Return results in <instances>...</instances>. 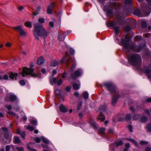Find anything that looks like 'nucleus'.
<instances>
[{"mask_svg":"<svg viewBox=\"0 0 151 151\" xmlns=\"http://www.w3.org/2000/svg\"><path fill=\"white\" fill-rule=\"evenodd\" d=\"M34 27L33 32L36 40H39V37L44 38L47 36V32L42 26L37 24L34 25Z\"/></svg>","mask_w":151,"mask_h":151,"instance_id":"1","label":"nucleus"},{"mask_svg":"<svg viewBox=\"0 0 151 151\" xmlns=\"http://www.w3.org/2000/svg\"><path fill=\"white\" fill-rule=\"evenodd\" d=\"M128 59L130 64L134 66L139 67L141 64V58L138 54H133L129 56Z\"/></svg>","mask_w":151,"mask_h":151,"instance_id":"2","label":"nucleus"},{"mask_svg":"<svg viewBox=\"0 0 151 151\" xmlns=\"http://www.w3.org/2000/svg\"><path fill=\"white\" fill-rule=\"evenodd\" d=\"M34 69L31 68H28L27 67H23L22 71L20 73V74H22L23 77L25 76V74L30 75L31 76L33 77H36L37 75L36 73H33Z\"/></svg>","mask_w":151,"mask_h":151,"instance_id":"3","label":"nucleus"},{"mask_svg":"<svg viewBox=\"0 0 151 151\" xmlns=\"http://www.w3.org/2000/svg\"><path fill=\"white\" fill-rule=\"evenodd\" d=\"M104 85L111 94H113L116 91L115 86L111 83H105L104 84Z\"/></svg>","mask_w":151,"mask_h":151,"instance_id":"4","label":"nucleus"},{"mask_svg":"<svg viewBox=\"0 0 151 151\" xmlns=\"http://www.w3.org/2000/svg\"><path fill=\"white\" fill-rule=\"evenodd\" d=\"M125 39H122L121 44L126 50H128L130 40L129 36L126 35L125 37Z\"/></svg>","mask_w":151,"mask_h":151,"instance_id":"5","label":"nucleus"},{"mask_svg":"<svg viewBox=\"0 0 151 151\" xmlns=\"http://www.w3.org/2000/svg\"><path fill=\"white\" fill-rule=\"evenodd\" d=\"M55 3V2H52L47 7L46 12L48 14H52L53 11L54 10V9Z\"/></svg>","mask_w":151,"mask_h":151,"instance_id":"6","label":"nucleus"},{"mask_svg":"<svg viewBox=\"0 0 151 151\" xmlns=\"http://www.w3.org/2000/svg\"><path fill=\"white\" fill-rule=\"evenodd\" d=\"M120 94L118 93L117 94H114L112 97L111 104L112 106H114L117 103L118 99L120 97Z\"/></svg>","mask_w":151,"mask_h":151,"instance_id":"7","label":"nucleus"},{"mask_svg":"<svg viewBox=\"0 0 151 151\" xmlns=\"http://www.w3.org/2000/svg\"><path fill=\"white\" fill-rule=\"evenodd\" d=\"M14 29H15L19 32L20 35L21 36H25L26 35V33L24 30L22 28L21 26H19L15 27H12Z\"/></svg>","mask_w":151,"mask_h":151,"instance_id":"8","label":"nucleus"},{"mask_svg":"<svg viewBox=\"0 0 151 151\" xmlns=\"http://www.w3.org/2000/svg\"><path fill=\"white\" fill-rule=\"evenodd\" d=\"M119 4L117 3L110 2L108 6V8H111L112 9H114L116 10H117L119 8Z\"/></svg>","mask_w":151,"mask_h":151,"instance_id":"9","label":"nucleus"},{"mask_svg":"<svg viewBox=\"0 0 151 151\" xmlns=\"http://www.w3.org/2000/svg\"><path fill=\"white\" fill-rule=\"evenodd\" d=\"M81 75V72L80 70H78L75 71L74 73H72L71 75V78L73 79H75Z\"/></svg>","mask_w":151,"mask_h":151,"instance_id":"10","label":"nucleus"},{"mask_svg":"<svg viewBox=\"0 0 151 151\" xmlns=\"http://www.w3.org/2000/svg\"><path fill=\"white\" fill-rule=\"evenodd\" d=\"M8 73L9 75V78L12 79L13 80L14 78L15 80H17V77L18 76V74L17 73H14L13 72H9Z\"/></svg>","mask_w":151,"mask_h":151,"instance_id":"11","label":"nucleus"},{"mask_svg":"<svg viewBox=\"0 0 151 151\" xmlns=\"http://www.w3.org/2000/svg\"><path fill=\"white\" fill-rule=\"evenodd\" d=\"M129 49L137 52V47L135 45H129L128 50H127L128 52H129Z\"/></svg>","mask_w":151,"mask_h":151,"instance_id":"12","label":"nucleus"},{"mask_svg":"<svg viewBox=\"0 0 151 151\" xmlns=\"http://www.w3.org/2000/svg\"><path fill=\"white\" fill-rule=\"evenodd\" d=\"M60 111L63 113H65L68 111V110L63 104H60L59 106Z\"/></svg>","mask_w":151,"mask_h":151,"instance_id":"13","label":"nucleus"},{"mask_svg":"<svg viewBox=\"0 0 151 151\" xmlns=\"http://www.w3.org/2000/svg\"><path fill=\"white\" fill-rule=\"evenodd\" d=\"M99 120H101V122H104L105 119V116L103 115L102 112H100L99 116L98 118Z\"/></svg>","mask_w":151,"mask_h":151,"instance_id":"14","label":"nucleus"},{"mask_svg":"<svg viewBox=\"0 0 151 151\" xmlns=\"http://www.w3.org/2000/svg\"><path fill=\"white\" fill-rule=\"evenodd\" d=\"M44 62V60L42 56H41L38 58L37 61V64L38 65H41L43 64Z\"/></svg>","mask_w":151,"mask_h":151,"instance_id":"15","label":"nucleus"},{"mask_svg":"<svg viewBox=\"0 0 151 151\" xmlns=\"http://www.w3.org/2000/svg\"><path fill=\"white\" fill-rule=\"evenodd\" d=\"M106 130V129L104 128H101L98 130V133L101 135H105V132Z\"/></svg>","mask_w":151,"mask_h":151,"instance_id":"16","label":"nucleus"},{"mask_svg":"<svg viewBox=\"0 0 151 151\" xmlns=\"http://www.w3.org/2000/svg\"><path fill=\"white\" fill-rule=\"evenodd\" d=\"M145 43H143L139 45L138 47L137 48V52H140L142 49L145 47Z\"/></svg>","mask_w":151,"mask_h":151,"instance_id":"17","label":"nucleus"},{"mask_svg":"<svg viewBox=\"0 0 151 151\" xmlns=\"http://www.w3.org/2000/svg\"><path fill=\"white\" fill-rule=\"evenodd\" d=\"M145 73L147 74V77L148 78L150 79L151 78V69L150 70L148 68H147L145 70Z\"/></svg>","mask_w":151,"mask_h":151,"instance_id":"18","label":"nucleus"},{"mask_svg":"<svg viewBox=\"0 0 151 151\" xmlns=\"http://www.w3.org/2000/svg\"><path fill=\"white\" fill-rule=\"evenodd\" d=\"M108 132L106 133V135L108 136L110 135H114V132L113 129L111 128H110L108 130Z\"/></svg>","mask_w":151,"mask_h":151,"instance_id":"19","label":"nucleus"},{"mask_svg":"<svg viewBox=\"0 0 151 151\" xmlns=\"http://www.w3.org/2000/svg\"><path fill=\"white\" fill-rule=\"evenodd\" d=\"M14 142L15 144H19L21 142L19 138L17 136H15L14 138Z\"/></svg>","mask_w":151,"mask_h":151,"instance_id":"20","label":"nucleus"},{"mask_svg":"<svg viewBox=\"0 0 151 151\" xmlns=\"http://www.w3.org/2000/svg\"><path fill=\"white\" fill-rule=\"evenodd\" d=\"M40 9L41 8L40 7H38L37 9L35 11L33 12L32 15L34 16H36L39 13V12L40 10Z\"/></svg>","mask_w":151,"mask_h":151,"instance_id":"21","label":"nucleus"},{"mask_svg":"<svg viewBox=\"0 0 151 151\" xmlns=\"http://www.w3.org/2000/svg\"><path fill=\"white\" fill-rule=\"evenodd\" d=\"M73 60L71 58L68 59L67 60L65 64L67 68H68L70 63V62L72 61H73Z\"/></svg>","mask_w":151,"mask_h":151,"instance_id":"22","label":"nucleus"},{"mask_svg":"<svg viewBox=\"0 0 151 151\" xmlns=\"http://www.w3.org/2000/svg\"><path fill=\"white\" fill-rule=\"evenodd\" d=\"M115 24L113 21H109L106 23V25L109 27H113Z\"/></svg>","mask_w":151,"mask_h":151,"instance_id":"23","label":"nucleus"},{"mask_svg":"<svg viewBox=\"0 0 151 151\" xmlns=\"http://www.w3.org/2000/svg\"><path fill=\"white\" fill-rule=\"evenodd\" d=\"M9 99H10V101L13 102L16 100L17 97L15 95H11L9 96Z\"/></svg>","mask_w":151,"mask_h":151,"instance_id":"24","label":"nucleus"},{"mask_svg":"<svg viewBox=\"0 0 151 151\" xmlns=\"http://www.w3.org/2000/svg\"><path fill=\"white\" fill-rule=\"evenodd\" d=\"M25 26L29 28H31L32 27V24L31 22L29 21H27L24 23Z\"/></svg>","mask_w":151,"mask_h":151,"instance_id":"25","label":"nucleus"},{"mask_svg":"<svg viewBox=\"0 0 151 151\" xmlns=\"http://www.w3.org/2000/svg\"><path fill=\"white\" fill-rule=\"evenodd\" d=\"M147 117L145 116H142L140 119V121L141 122H144L147 120Z\"/></svg>","mask_w":151,"mask_h":151,"instance_id":"26","label":"nucleus"},{"mask_svg":"<svg viewBox=\"0 0 151 151\" xmlns=\"http://www.w3.org/2000/svg\"><path fill=\"white\" fill-rule=\"evenodd\" d=\"M80 85H78L76 83H74L73 84V88L75 90H77L79 88Z\"/></svg>","mask_w":151,"mask_h":151,"instance_id":"27","label":"nucleus"},{"mask_svg":"<svg viewBox=\"0 0 151 151\" xmlns=\"http://www.w3.org/2000/svg\"><path fill=\"white\" fill-rule=\"evenodd\" d=\"M58 64V61L54 60L52 61L50 63V65L53 67H55Z\"/></svg>","mask_w":151,"mask_h":151,"instance_id":"28","label":"nucleus"},{"mask_svg":"<svg viewBox=\"0 0 151 151\" xmlns=\"http://www.w3.org/2000/svg\"><path fill=\"white\" fill-rule=\"evenodd\" d=\"M123 143V141L122 140H120L117 141H116L115 142V145L117 146L118 147L119 146L122 145Z\"/></svg>","mask_w":151,"mask_h":151,"instance_id":"29","label":"nucleus"},{"mask_svg":"<svg viewBox=\"0 0 151 151\" xmlns=\"http://www.w3.org/2000/svg\"><path fill=\"white\" fill-rule=\"evenodd\" d=\"M113 11L112 10L109 9L107 12V15L108 17H110L113 14Z\"/></svg>","mask_w":151,"mask_h":151,"instance_id":"30","label":"nucleus"},{"mask_svg":"<svg viewBox=\"0 0 151 151\" xmlns=\"http://www.w3.org/2000/svg\"><path fill=\"white\" fill-rule=\"evenodd\" d=\"M114 29L115 31V33L116 35H117L119 32V27H114Z\"/></svg>","mask_w":151,"mask_h":151,"instance_id":"31","label":"nucleus"},{"mask_svg":"<svg viewBox=\"0 0 151 151\" xmlns=\"http://www.w3.org/2000/svg\"><path fill=\"white\" fill-rule=\"evenodd\" d=\"M140 115L135 114L133 117V119L134 120H136L139 119L140 117Z\"/></svg>","mask_w":151,"mask_h":151,"instance_id":"32","label":"nucleus"},{"mask_svg":"<svg viewBox=\"0 0 151 151\" xmlns=\"http://www.w3.org/2000/svg\"><path fill=\"white\" fill-rule=\"evenodd\" d=\"M25 127H26V128L27 129L31 131H33L35 129L34 127L31 126H25Z\"/></svg>","mask_w":151,"mask_h":151,"instance_id":"33","label":"nucleus"},{"mask_svg":"<svg viewBox=\"0 0 151 151\" xmlns=\"http://www.w3.org/2000/svg\"><path fill=\"white\" fill-rule=\"evenodd\" d=\"M73 63L72 64L71 67H70V70L71 71H73L74 70V68H76V64L74 62V60H73Z\"/></svg>","mask_w":151,"mask_h":151,"instance_id":"34","label":"nucleus"},{"mask_svg":"<svg viewBox=\"0 0 151 151\" xmlns=\"http://www.w3.org/2000/svg\"><path fill=\"white\" fill-rule=\"evenodd\" d=\"M142 39V37L141 36H137L134 38V40L135 42L139 41L141 40Z\"/></svg>","mask_w":151,"mask_h":151,"instance_id":"35","label":"nucleus"},{"mask_svg":"<svg viewBox=\"0 0 151 151\" xmlns=\"http://www.w3.org/2000/svg\"><path fill=\"white\" fill-rule=\"evenodd\" d=\"M41 138L43 142L46 144H48L49 141L47 139L45 138L44 137H42Z\"/></svg>","mask_w":151,"mask_h":151,"instance_id":"36","label":"nucleus"},{"mask_svg":"<svg viewBox=\"0 0 151 151\" xmlns=\"http://www.w3.org/2000/svg\"><path fill=\"white\" fill-rule=\"evenodd\" d=\"M106 109V105H104L102 106H101L99 109V110L102 111H105Z\"/></svg>","mask_w":151,"mask_h":151,"instance_id":"37","label":"nucleus"},{"mask_svg":"<svg viewBox=\"0 0 151 151\" xmlns=\"http://www.w3.org/2000/svg\"><path fill=\"white\" fill-rule=\"evenodd\" d=\"M131 118V115L130 114H127L125 116V119L127 120H130Z\"/></svg>","mask_w":151,"mask_h":151,"instance_id":"38","label":"nucleus"},{"mask_svg":"<svg viewBox=\"0 0 151 151\" xmlns=\"http://www.w3.org/2000/svg\"><path fill=\"white\" fill-rule=\"evenodd\" d=\"M20 135H21V137L22 138L24 139H25V137L26 136V133L25 132H22Z\"/></svg>","mask_w":151,"mask_h":151,"instance_id":"39","label":"nucleus"},{"mask_svg":"<svg viewBox=\"0 0 151 151\" xmlns=\"http://www.w3.org/2000/svg\"><path fill=\"white\" fill-rule=\"evenodd\" d=\"M30 123L33 126H36L37 124V121L36 120L33 119L30 121Z\"/></svg>","mask_w":151,"mask_h":151,"instance_id":"40","label":"nucleus"},{"mask_svg":"<svg viewBox=\"0 0 151 151\" xmlns=\"http://www.w3.org/2000/svg\"><path fill=\"white\" fill-rule=\"evenodd\" d=\"M88 93L87 92H85L83 95V97L85 99H87L88 98Z\"/></svg>","mask_w":151,"mask_h":151,"instance_id":"41","label":"nucleus"},{"mask_svg":"<svg viewBox=\"0 0 151 151\" xmlns=\"http://www.w3.org/2000/svg\"><path fill=\"white\" fill-rule=\"evenodd\" d=\"M65 38V37L63 35H60L59 36V39L60 41H63Z\"/></svg>","mask_w":151,"mask_h":151,"instance_id":"42","label":"nucleus"},{"mask_svg":"<svg viewBox=\"0 0 151 151\" xmlns=\"http://www.w3.org/2000/svg\"><path fill=\"white\" fill-rule=\"evenodd\" d=\"M141 26L142 28H145L147 26V24L144 21L141 22Z\"/></svg>","mask_w":151,"mask_h":151,"instance_id":"43","label":"nucleus"},{"mask_svg":"<svg viewBox=\"0 0 151 151\" xmlns=\"http://www.w3.org/2000/svg\"><path fill=\"white\" fill-rule=\"evenodd\" d=\"M147 130L148 132H151V124H148L147 126Z\"/></svg>","mask_w":151,"mask_h":151,"instance_id":"44","label":"nucleus"},{"mask_svg":"<svg viewBox=\"0 0 151 151\" xmlns=\"http://www.w3.org/2000/svg\"><path fill=\"white\" fill-rule=\"evenodd\" d=\"M7 113L11 116H15V114L12 111H9L7 112Z\"/></svg>","mask_w":151,"mask_h":151,"instance_id":"45","label":"nucleus"},{"mask_svg":"<svg viewBox=\"0 0 151 151\" xmlns=\"http://www.w3.org/2000/svg\"><path fill=\"white\" fill-rule=\"evenodd\" d=\"M124 29L127 32H129L130 31L131 27L130 26H127L124 27Z\"/></svg>","mask_w":151,"mask_h":151,"instance_id":"46","label":"nucleus"},{"mask_svg":"<svg viewBox=\"0 0 151 151\" xmlns=\"http://www.w3.org/2000/svg\"><path fill=\"white\" fill-rule=\"evenodd\" d=\"M55 13L56 14V15L57 16L60 17L61 14V11H59V12H55Z\"/></svg>","mask_w":151,"mask_h":151,"instance_id":"47","label":"nucleus"},{"mask_svg":"<svg viewBox=\"0 0 151 151\" xmlns=\"http://www.w3.org/2000/svg\"><path fill=\"white\" fill-rule=\"evenodd\" d=\"M16 149L18 151H24V148L22 147H16Z\"/></svg>","mask_w":151,"mask_h":151,"instance_id":"48","label":"nucleus"},{"mask_svg":"<svg viewBox=\"0 0 151 151\" xmlns=\"http://www.w3.org/2000/svg\"><path fill=\"white\" fill-rule=\"evenodd\" d=\"M9 135L8 132L7 133H4V137L6 139H9Z\"/></svg>","mask_w":151,"mask_h":151,"instance_id":"49","label":"nucleus"},{"mask_svg":"<svg viewBox=\"0 0 151 151\" xmlns=\"http://www.w3.org/2000/svg\"><path fill=\"white\" fill-rule=\"evenodd\" d=\"M125 147L124 149H126L127 151H128V149L130 147V145L129 143H127L125 145Z\"/></svg>","mask_w":151,"mask_h":151,"instance_id":"50","label":"nucleus"},{"mask_svg":"<svg viewBox=\"0 0 151 151\" xmlns=\"http://www.w3.org/2000/svg\"><path fill=\"white\" fill-rule=\"evenodd\" d=\"M5 107L9 110H11L12 108V106L11 105H6Z\"/></svg>","mask_w":151,"mask_h":151,"instance_id":"51","label":"nucleus"},{"mask_svg":"<svg viewBox=\"0 0 151 151\" xmlns=\"http://www.w3.org/2000/svg\"><path fill=\"white\" fill-rule=\"evenodd\" d=\"M38 21L40 23H42L45 22V20L43 18H40L38 19Z\"/></svg>","mask_w":151,"mask_h":151,"instance_id":"52","label":"nucleus"},{"mask_svg":"<svg viewBox=\"0 0 151 151\" xmlns=\"http://www.w3.org/2000/svg\"><path fill=\"white\" fill-rule=\"evenodd\" d=\"M125 3L126 4H132V1L131 0H125Z\"/></svg>","mask_w":151,"mask_h":151,"instance_id":"53","label":"nucleus"},{"mask_svg":"<svg viewBox=\"0 0 151 151\" xmlns=\"http://www.w3.org/2000/svg\"><path fill=\"white\" fill-rule=\"evenodd\" d=\"M139 143L141 145H145L147 144L148 143L146 141H141Z\"/></svg>","mask_w":151,"mask_h":151,"instance_id":"54","label":"nucleus"},{"mask_svg":"<svg viewBox=\"0 0 151 151\" xmlns=\"http://www.w3.org/2000/svg\"><path fill=\"white\" fill-rule=\"evenodd\" d=\"M69 55L68 54V52H65V56L63 57L62 59V60H61V63H62L63 62V60H64L65 59V57H67L68 55Z\"/></svg>","mask_w":151,"mask_h":151,"instance_id":"55","label":"nucleus"},{"mask_svg":"<svg viewBox=\"0 0 151 151\" xmlns=\"http://www.w3.org/2000/svg\"><path fill=\"white\" fill-rule=\"evenodd\" d=\"M19 83L22 86H23L25 85V82L24 80H22L19 81Z\"/></svg>","mask_w":151,"mask_h":151,"instance_id":"56","label":"nucleus"},{"mask_svg":"<svg viewBox=\"0 0 151 151\" xmlns=\"http://www.w3.org/2000/svg\"><path fill=\"white\" fill-rule=\"evenodd\" d=\"M2 130L5 133H7L8 132V129L6 127H2L1 128Z\"/></svg>","mask_w":151,"mask_h":151,"instance_id":"57","label":"nucleus"},{"mask_svg":"<svg viewBox=\"0 0 151 151\" xmlns=\"http://www.w3.org/2000/svg\"><path fill=\"white\" fill-rule=\"evenodd\" d=\"M6 151H9L10 149V146L9 145H6Z\"/></svg>","mask_w":151,"mask_h":151,"instance_id":"58","label":"nucleus"},{"mask_svg":"<svg viewBox=\"0 0 151 151\" xmlns=\"http://www.w3.org/2000/svg\"><path fill=\"white\" fill-rule=\"evenodd\" d=\"M62 79H60L59 80L57 81V84L58 86H60L62 83Z\"/></svg>","mask_w":151,"mask_h":151,"instance_id":"59","label":"nucleus"},{"mask_svg":"<svg viewBox=\"0 0 151 151\" xmlns=\"http://www.w3.org/2000/svg\"><path fill=\"white\" fill-rule=\"evenodd\" d=\"M128 129L130 132H132L133 128H132V126L131 125H129V126H128Z\"/></svg>","mask_w":151,"mask_h":151,"instance_id":"60","label":"nucleus"},{"mask_svg":"<svg viewBox=\"0 0 151 151\" xmlns=\"http://www.w3.org/2000/svg\"><path fill=\"white\" fill-rule=\"evenodd\" d=\"M71 88V86H68L66 87L65 90L69 92L70 91Z\"/></svg>","mask_w":151,"mask_h":151,"instance_id":"61","label":"nucleus"},{"mask_svg":"<svg viewBox=\"0 0 151 151\" xmlns=\"http://www.w3.org/2000/svg\"><path fill=\"white\" fill-rule=\"evenodd\" d=\"M57 81L56 78H54L52 79V83L55 84L57 83Z\"/></svg>","mask_w":151,"mask_h":151,"instance_id":"62","label":"nucleus"},{"mask_svg":"<svg viewBox=\"0 0 151 151\" xmlns=\"http://www.w3.org/2000/svg\"><path fill=\"white\" fill-rule=\"evenodd\" d=\"M69 52L70 54L73 55L74 53V51L73 49L70 48L69 50Z\"/></svg>","mask_w":151,"mask_h":151,"instance_id":"63","label":"nucleus"},{"mask_svg":"<svg viewBox=\"0 0 151 151\" xmlns=\"http://www.w3.org/2000/svg\"><path fill=\"white\" fill-rule=\"evenodd\" d=\"M67 74L65 73H64L62 75V78H65L66 77Z\"/></svg>","mask_w":151,"mask_h":151,"instance_id":"64","label":"nucleus"}]
</instances>
